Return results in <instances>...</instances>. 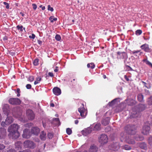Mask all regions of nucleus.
I'll return each mask as SVG.
<instances>
[{
	"label": "nucleus",
	"mask_w": 152,
	"mask_h": 152,
	"mask_svg": "<svg viewBox=\"0 0 152 152\" xmlns=\"http://www.w3.org/2000/svg\"><path fill=\"white\" fill-rule=\"evenodd\" d=\"M140 148L143 149H145L146 148V145L145 143L142 142L140 143Z\"/></svg>",
	"instance_id": "29"
},
{
	"label": "nucleus",
	"mask_w": 152,
	"mask_h": 152,
	"mask_svg": "<svg viewBox=\"0 0 152 152\" xmlns=\"http://www.w3.org/2000/svg\"><path fill=\"white\" fill-rule=\"evenodd\" d=\"M39 60L38 58H36L34 60L33 63L34 65L35 66H37L39 64Z\"/></svg>",
	"instance_id": "32"
},
{
	"label": "nucleus",
	"mask_w": 152,
	"mask_h": 152,
	"mask_svg": "<svg viewBox=\"0 0 152 152\" xmlns=\"http://www.w3.org/2000/svg\"><path fill=\"white\" fill-rule=\"evenodd\" d=\"M48 10L50 11L51 12H53V8L50 7V5H48Z\"/></svg>",
	"instance_id": "46"
},
{
	"label": "nucleus",
	"mask_w": 152,
	"mask_h": 152,
	"mask_svg": "<svg viewBox=\"0 0 152 152\" xmlns=\"http://www.w3.org/2000/svg\"><path fill=\"white\" fill-rule=\"evenodd\" d=\"M33 7V9L34 10H35L37 8V5L35 4H32Z\"/></svg>",
	"instance_id": "48"
},
{
	"label": "nucleus",
	"mask_w": 152,
	"mask_h": 152,
	"mask_svg": "<svg viewBox=\"0 0 152 152\" xmlns=\"http://www.w3.org/2000/svg\"><path fill=\"white\" fill-rule=\"evenodd\" d=\"M142 83H143V84L144 86L148 88L146 86V83L144 81H142Z\"/></svg>",
	"instance_id": "54"
},
{
	"label": "nucleus",
	"mask_w": 152,
	"mask_h": 152,
	"mask_svg": "<svg viewBox=\"0 0 152 152\" xmlns=\"http://www.w3.org/2000/svg\"><path fill=\"white\" fill-rule=\"evenodd\" d=\"M83 107H80L78 109V111L80 113V115L83 118H85L87 115V111L86 110L84 107L83 104Z\"/></svg>",
	"instance_id": "10"
},
{
	"label": "nucleus",
	"mask_w": 152,
	"mask_h": 152,
	"mask_svg": "<svg viewBox=\"0 0 152 152\" xmlns=\"http://www.w3.org/2000/svg\"><path fill=\"white\" fill-rule=\"evenodd\" d=\"M37 43H38L40 45L42 44V41H41V40L39 39V40H37Z\"/></svg>",
	"instance_id": "53"
},
{
	"label": "nucleus",
	"mask_w": 152,
	"mask_h": 152,
	"mask_svg": "<svg viewBox=\"0 0 152 152\" xmlns=\"http://www.w3.org/2000/svg\"><path fill=\"white\" fill-rule=\"evenodd\" d=\"M83 107H80L78 109V111L80 113V115L83 118H85L87 115V111L86 110L84 107L83 104Z\"/></svg>",
	"instance_id": "11"
},
{
	"label": "nucleus",
	"mask_w": 152,
	"mask_h": 152,
	"mask_svg": "<svg viewBox=\"0 0 152 152\" xmlns=\"http://www.w3.org/2000/svg\"><path fill=\"white\" fill-rule=\"evenodd\" d=\"M3 4L4 5H6V8L7 9H9V4L8 3L6 2H4Z\"/></svg>",
	"instance_id": "41"
},
{
	"label": "nucleus",
	"mask_w": 152,
	"mask_h": 152,
	"mask_svg": "<svg viewBox=\"0 0 152 152\" xmlns=\"http://www.w3.org/2000/svg\"><path fill=\"white\" fill-rule=\"evenodd\" d=\"M66 133L67 134L70 135L72 134V130L68 128L66 129Z\"/></svg>",
	"instance_id": "37"
},
{
	"label": "nucleus",
	"mask_w": 152,
	"mask_h": 152,
	"mask_svg": "<svg viewBox=\"0 0 152 152\" xmlns=\"http://www.w3.org/2000/svg\"><path fill=\"white\" fill-rule=\"evenodd\" d=\"M9 102L12 105H19L21 101L18 98H10L9 100Z\"/></svg>",
	"instance_id": "7"
},
{
	"label": "nucleus",
	"mask_w": 152,
	"mask_h": 152,
	"mask_svg": "<svg viewBox=\"0 0 152 152\" xmlns=\"http://www.w3.org/2000/svg\"><path fill=\"white\" fill-rule=\"evenodd\" d=\"M101 124L100 123H97L96 124L94 127V130L95 131H98L101 129Z\"/></svg>",
	"instance_id": "23"
},
{
	"label": "nucleus",
	"mask_w": 152,
	"mask_h": 152,
	"mask_svg": "<svg viewBox=\"0 0 152 152\" xmlns=\"http://www.w3.org/2000/svg\"><path fill=\"white\" fill-rule=\"evenodd\" d=\"M48 137L49 139H51L53 137V134L52 133H49L48 134Z\"/></svg>",
	"instance_id": "42"
},
{
	"label": "nucleus",
	"mask_w": 152,
	"mask_h": 152,
	"mask_svg": "<svg viewBox=\"0 0 152 152\" xmlns=\"http://www.w3.org/2000/svg\"><path fill=\"white\" fill-rule=\"evenodd\" d=\"M20 90L19 88L17 89V97H19L20 96Z\"/></svg>",
	"instance_id": "44"
},
{
	"label": "nucleus",
	"mask_w": 152,
	"mask_h": 152,
	"mask_svg": "<svg viewBox=\"0 0 152 152\" xmlns=\"http://www.w3.org/2000/svg\"><path fill=\"white\" fill-rule=\"evenodd\" d=\"M123 148L124 149H125L126 150H129L131 149L130 146L127 145H125L123 146Z\"/></svg>",
	"instance_id": "38"
},
{
	"label": "nucleus",
	"mask_w": 152,
	"mask_h": 152,
	"mask_svg": "<svg viewBox=\"0 0 152 152\" xmlns=\"http://www.w3.org/2000/svg\"><path fill=\"white\" fill-rule=\"evenodd\" d=\"M35 35L33 34L29 36V38L31 39H34L35 38Z\"/></svg>",
	"instance_id": "50"
},
{
	"label": "nucleus",
	"mask_w": 152,
	"mask_h": 152,
	"mask_svg": "<svg viewBox=\"0 0 152 152\" xmlns=\"http://www.w3.org/2000/svg\"><path fill=\"white\" fill-rule=\"evenodd\" d=\"M103 77L104 79H105L106 78V76L105 75H103Z\"/></svg>",
	"instance_id": "63"
},
{
	"label": "nucleus",
	"mask_w": 152,
	"mask_h": 152,
	"mask_svg": "<svg viewBox=\"0 0 152 152\" xmlns=\"http://www.w3.org/2000/svg\"><path fill=\"white\" fill-rule=\"evenodd\" d=\"M15 148L18 150H20L22 148V143L20 141H17L15 144Z\"/></svg>",
	"instance_id": "20"
},
{
	"label": "nucleus",
	"mask_w": 152,
	"mask_h": 152,
	"mask_svg": "<svg viewBox=\"0 0 152 152\" xmlns=\"http://www.w3.org/2000/svg\"><path fill=\"white\" fill-rule=\"evenodd\" d=\"M79 122V121L78 120H76L75 121V124H77Z\"/></svg>",
	"instance_id": "60"
},
{
	"label": "nucleus",
	"mask_w": 152,
	"mask_h": 152,
	"mask_svg": "<svg viewBox=\"0 0 152 152\" xmlns=\"http://www.w3.org/2000/svg\"><path fill=\"white\" fill-rule=\"evenodd\" d=\"M17 30H19L20 32H22L23 31V26L22 25H17L16 26Z\"/></svg>",
	"instance_id": "33"
},
{
	"label": "nucleus",
	"mask_w": 152,
	"mask_h": 152,
	"mask_svg": "<svg viewBox=\"0 0 152 152\" xmlns=\"http://www.w3.org/2000/svg\"><path fill=\"white\" fill-rule=\"evenodd\" d=\"M7 152H15V151L13 149H10L9 150V151H7Z\"/></svg>",
	"instance_id": "56"
},
{
	"label": "nucleus",
	"mask_w": 152,
	"mask_h": 152,
	"mask_svg": "<svg viewBox=\"0 0 152 152\" xmlns=\"http://www.w3.org/2000/svg\"><path fill=\"white\" fill-rule=\"evenodd\" d=\"M136 103V102L135 100L133 99H130L129 100L128 104L129 105L132 106Z\"/></svg>",
	"instance_id": "25"
},
{
	"label": "nucleus",
	"mask_w": 152,
	"mask_h": 152,
	"mask_svg": "<svg viewBox=\"0 0 152 152\" xmlns=\"http://www.w3.org/2000/svg\"><path fill=\"white\" fill-rule=\"evenodd\" d=\"M132 53L134 55V56H137V55H136L137 53H138L140 52V50H133L132 51Z\"/></svg>",
	"instance_id": "40"
},
{
	"label": "nucleus",
	"mask_w": 152,
	"mask_h": 152,
	"mask_svg": "<svg viewBox=\"0 0 152 152\" xmlns=\"http://www.w3.org/2000/svg\"><path fill=\"white\" fill-rule=\"evenodd\" d=\"M147 102L148 104L152 105V96L148 98Z\"/></svg>",
	"instance_id": "35"
},
{
	"label": "nucleus",
	"mask_w": 152,
	"mask_h": 152,
	"mask_svg": "<svg viewBox=\"0 0 152 152\" xmlns=\"http://www.w3.org/2000/svg\"><path fill=\"white\" fill-rule=\"evenodd\" d=\"M53 94L57 96L60 95L61 93V89L58 87H54L53 89Z\"/></svg>",
	"instance_id": "16"
},
{
	"label": "nucleus",
	"mask_w": 152,
	"mask_h": 152,
	"mask_svg": "<svg viewBox=\"0 0 152 152\" xmlns=\"http://www.w3.org/2000/svg\"><path fill=\"white\" fill-rule=\"evenodd\" d=\"M55 39L57 41H59L61 39V37L59 34H56L55 37Z\"/></svg>",
	"instance_id": "39"
},
{
	"label": "nucleus",
	"mask_w": 152,
	"mask_h": 152,
	"mask_svg": "<svg viewBox=\"0 0 152 152\" xmlns=\"http://www.w3.org/2000/svg\"><path fill=\"white\" fill-rule=\"evenodd\" d=\"M42 80V78L40 77H38L36 78V80L34 82V85H37Z\"/></svg>",
	"instance_id": "26"
},
{
	"label": "nucleus",
	"mask_w": 152,
	"mask_h": 152,
	"mask_svg": "<svg viewBox=\"0 0 152 152\" xmlns=\"http://www.w3.org/2000/svg\"><path fill=\"white\" fill-rule=\"evenodd\" d=\"M142 61L144 62H145L146 64L148 65L150 67L152 68V64L151 62H150L149 61L146 59H144L142 60Z\"/></svg>",
	"instance_id": "24"
},
{
	"label": "nucleus",
	"mask_w": 152,
	"mask_h": 152,
	"mask_svg": "<svg viewBox=\"0 0 152 152\" xmlns=\"http://www.w3.org/2000/svg\"><path fill=\"white\" fill-rule=\"evenodd\" d=\"M26 87L27 89H30L31 88V85L28 84L26 86Z\"/></svg>",
	"instance_id": "47"
},
{
	"label": "nucleus",
	"mask_w": 152,
	"mask_h": 152,
	"mask_svg": "<svg viewBox=\"0 0 152 152\" xmlns=\"http://www.w3.org/2000/svg\"><path fill=\"white\" fill-rule=\"evenodd\" d=\"M3 40H7V37L6 36H5L3 38Z\"/></svg>",
	"instance_id": "58"
},
{
	"label": "nucleus",
	"mask_w": 152,
	"mask_h": 152,
	"mask_svg": "<svg viewBox=\"0 0 152 152\" xmlns=\"http://www.w3.org/2000/svg\"><path fill=\"white\" fill-rule=\"evenodd\" d=\"M142 33V31L141 30H137L135 32V34L137 35H141Z\"/></svg>",
	"instance_id": "36"
},
{
	"label": "nucleus",
	"mask_w": 152,
	"mask_h": 152,
	"mask_svg": "<svg viewBox=\"0 0 152 152\" xmlns=\"http://www.w3.org/2000/svg\"><path fill=\"white\" fill-rule=\"evenodd\" d=\"M48 75H49L50 77H53V74L51 72H49L48 73Z\"/></svg>",
	"instance_id": "55"
},
{
	"label": "nucleus",
	"mask_w": 152,
	"mask_h": 152,
	"mask_svg": "<svg viewBox=\"0 0 152 152\" xmlns=\"http://www.w3.org/2000/svg\"><path fill=\"white\" fill-rule=\"evenodd\" d=\"M40 138L41 140L44 141L46 140V133L44 131H42L40 135Z\"/></svg>",
	"instance_id": "21"
},
{
	"label": "nucleus",
	"mask_w": 152,
	"mask_h": 152,
	"mask_svg": "<svg viewBox=\"0 0 152 152\" xmlns=\"http://www.w3.org/2000/svg\"><path fill=\"white\" fill-rule=\"evenodd\" d=\"M20 14L22 16H24V13H22V12H20Z\"/></svg>",
	"instance_id": "61"
},
{
	"label": "nucleus",
	"mask_w": 152,
	"mask_h": 152,
	"mask_svg": "<svg viewBox=\"0 0 152 152\" xmlns=\"http://www.w3.org/2000/svg\"><path fill=\"white\" fill-rule=\"evenodd\" d=\"M58 70L57 69H56L54 70V71H55V72H58Z\"/></svg>",
	"instance_id": "64"
},
{
	"label": "nucleus",
	"mask_w": 152,
	"mask_h": 152,
	"mask_svg": "<svg viewBox=\"0 0 152 152\" xmlns=\"http://www.w3.org/2000/svg\"><path fill=\"white\" fill-rule=\"evenodd\" d=\"M110 122V118L109 117H106L102 120V124L106 126L109 124Z\"/></svg>",
	"instance_id": "18"
},
{
	"label": "nucleus",
	"mask_w": 152,
	"mask_h": 152,
	"mask_svg": "<svg viewBox=\"0 0 152 152\" xmlns=\"http://www.w3.org/2000/svg\"><path fill=\"white\" fill-rule=\"evenodd\" d=\"M137 97L139 102H142L143 100V96L141 94H139Z\"/></svg>",
	"instance_id": "27"
},
{
	"label": "nucleus",
	"mask_w": 152,
	"mask_h": 152,
	"mask_svg": "<svg viewBox=\"0 0 152 152\" xmlns=\"http://www.w3.org/2000/svg\"><path fill=\"white\" fill-rule=\"evenodd\" d=\"M110 130V128L109 126H107L105 129V132H107Z\"/></svg>",
	"instance_id": "51"
},
{
	"label": "nucleus",
	"mask_w": 152,
	"mask_h": 152,
	"mask_svg": "<svg viewBox=\"0 0 152 152\" xmlns=\"http://www.w3.org/2000/svg\"><path fill=\"white\" fill-rule=\"evenodd\" d=\"M150 130V126L147 125H144L142 127V133L144 135H147L149 132Z\"/></svg>",
	"instance_id": "13"
},
{
	"label": "nucleus",
	"mask_w": 152,
	"mask_h": 152,
	"mask_svg": "<svg viewBox=\"0 0 152 152\" xmlns=\"http://www.w3.org/2000/svg\"><path fill=\"white\" fill-rule=\"evenodd\" d=\"M19 128V126L17 124H14L10 126L7 129L9 132V136L13 139L18 138L19 136V133L18 131Z\"/></svg>",
	"instance_id": "1"
},
{
	"label": "nucleus",
	"mask_w": 152,
	"mask_h": 152,
	"mask_svg": "<svg viewBox=\"0 0 152 152\" xmlns=\"http://www.w3.org/2000/svg\"><path fill=\"white\" fill-rule=\"evenodd\" d=\"M40 132V129L39 128L37 127H34L32 128L31 129V133L36 135H37L38 134L39 132Z\"/></svg>",
	"instance_id": "15"
},
{
	"label": "nucleus",
	"mask_w": 152,
	"mask_h": 152,
	"mask_svg": "<svg viewBox=\"0 0 152 152\" xmlns=\"http://www.w3.org/2000/svg\"><path fill=\"white\" fill-rule=\"evenodd\" d=\"M49 20L51 23L53 22L54 21H56L57 20V18H54L53 16H51L49 18Z\"/></svg>",
	"instance_id": "31"
},
{
	"label": "nucleus",
	"mask_w": 152,
	"mask_h": 152,
	"mask_svg": "<svg viewBox=\"0 0 152 152\" xmlns=\"http://www.w3.org/2000/svg\"><path fill=\"white\" fill-rule=\"evenodd\" d=\"M6 129L4 128H0V135L3 137L6 135Z\"/></svg>",
	"instance_id": "22"
},
{
	"label": "nucleus",
	"mask_w": 152,
	"mask_h": 152,
	"mask_svg": "<svg viewBox=\"0 0 152 152\" xmlns=\"http://www.w3.org/2000/svg\"><path fill=\"white\" fill-rule=\"evenodd\" d=\"M13 120L12 117H7L6 119L5 122H2L1 124L2 126H5V125H9L12 123Z\"/></svg>",
	"instance_id": "9"
},
{
	"label": "nucleus",
	"mask_w": 152,
	"mask_h": 152,
	"mask_svg": "<svg viewBox=\"0 0 152 152\" xmlns=\"http://www.w3.org/2000/svg\"><path fill=\"white\" fill-rule=\"evenodd\" d=\"M23 145L24 147L26 148H33L35 147V144L33 142L29 140L24 142Z\"/></svg>",
	"instance_id": "5"
},
{
	"label": "nucleus",
	"mask_w": 152,
	"mask_h": 152,
	"mask_svg": "<svg viewBox=\"0 0 152 152\" xmlns=\"http://www.w3.org/2000/svg\"><path fill=\"white\" fill-rule=\"evenodd\" d=\"M52 123L54 124L56 126H59L61 124V122L59 118H54L52 120Z\"/></svg>",
	"instance_id": "19"
},
{
	"label": "nucleus",
	"mask_w": 152,
	"mask_h": 152,
	"mask_svg": "<svg viewBox=\"0 0 152 152\" xmlns=\"http://www.w3.org/2000/svg\"><path fill=\"white\" fill-rule=\"evenodd\" d=\"M135 139L137 141L142 140H144V138L143 136L138 135V137L135 138Z\"/></svg>",
	"instance_id": "34"
},
{
	"label": "nucleus",
	"mask_w": 152,
	"mask_h": 152,
	"mask_svg": "<svg viewBox=\"0 0 152 152\" xmlns=\"http://www.w3.org/2000/svg\"><path fill=\"white\" fill-rule=\"evenodd\" d=\"M117 54V57L118 59H126L128 58L127 53L125 52H118Z\"/></svg>",
	"instance_id": "8"
},
{
	"label": "nucleus",
	"mask_w": 152,
	"mask_h": 152,
	"mask_svg": "<svg viewBox=\"0 0 152 152\" xmlns=\"http://www.w3.org/2000/svg\"><path fill=\"white\" fill-rule=\"evenodd\" d=\"M117 100V99H115L112 100V101L109 103L108 104L109 106H112L115 104Z\"/></svg>",
	"instance_id": "30"
},
{
	"label": "nucleus",
	"mask_w": 152,
	"mask_h": 152,
	"mask_svg": "<svg viewBox=\"0 0 152 152\" xmlns=\"http://www.w3.org/2000/svg\"><path fill=\"white\" fill-rule=\"evenodd\" d=\"M120 140L122 142L125 140L127 143L129 144H134L135 143L134 140L131 138V137H126L123 133H122L120 134Z\"/></svg>",
	"instance_id": "2"
},
{
	"label": "nucleus",
	"mask_w": 152,
	"mask_h": 152,
	"mask_svg": "<svg viewBox=\"0 0 152 152\" xmlns=\"http://www.w3.org/2000/svg\"><path fill=\"white\" fill-rule=\"evenodd\" d=\"M125 130L127 133L131 135H133L136 133V129L134 125H127L125 126Z\"/></svg>",
	"instance_id": "3"
},
{
	"label": "nucleus",
	"mask_w": 152,
	"mask_h": 152,
	"mask_svg": "<svg viewBox=\"0 0 152 152\" xmlns=\"http://www.w3.org/2000/svg\"><path fill=\"white\" fill-rule=\"evenodd\" d=\"M87 67L91 68V69H94L95 67V64L94 63H91L87 64Z\"/></svg>",
	"instance_id": "28"
},
{
	"label": "nucleus",
	"mask_w": 152,
	"mask_h": 152,
	"mask_svg": "<svg viewBox=\"0 0 152 152\" xmlns=\"http://www.w3.org/2000/svg\"><path fill=\"white\" fill-rule=\"evenodd\" d=\"M5 146L4 145L2 144H0V151H1L4 149L5 148Z\"/></svg>",
	"instance_id": "43"
},
{
	"label": "nucleus",
	"mask_w": 152,
	"mask_h": 152,
	"mask_svg": "<svg viewBox=\"0 0 152 152\" xmlns=\"http://www.w3.org/2000/svg\"><path fill=\"white\" fill-rule=\"evenodd\" d=\"M39 7H40V8H42V10H44L45 9V7H42V5L40 6Z\"/></svg>",
	"instance_id": "57"
},
{
	"label": "nucleus",
	"mask_w": 152,
	"mask_h": 152,
	"mask_svg": "<svg viewBox=\"0 0 152 152\" xmlns=\"http://www.w3.org/2000/svg\"><path fill=\"white\" fill-rule=\"evenodd\" d=\"M26 115L29 120H33L35 118V114L33 111L31 109H28L26 111Z\"/></svg>",
	"instance_id": "6"
},
{
	"label": "nucleus",
	"mask_w": 152,
	"mask_h": 152,
	"mask_svg": "<svg viewBox=\"0 0 152 152\" xmlns=\"http://www.w3.org/2000/svg\"><path fill=\"white\" fill-rule=\"evenodd\" d=\"M124 78H125V80H126V81H129V78L126 75H125V76H124Z\"/></svg>",
	"instance_id": "52"
},
{
	"label": "nucleus",
	"mask_w": 152,
	"mask_h": 152,
	"mask_svg": "<svg viewBox=\"0 0 152 152\" xmlns=\"http://www.w3.org/2000/svg\"><path fill=\"white\" fill-rule=\"evenodd\" d=\"M98 140L102 145H104L107 143L108 141V137L106 134H103L100 135Z\"/></svg>",
	"instance_id": "4"
},
{
	"label": "nucleus",
	"mask_w": 152,
	"mask_h": 152,
	"mask_svg": "<svg viewBox=\"0 0 152 152\" xmlns=\"http://www.w3.org/2000/svg\"><path fill=\"white\" fill-rule=\"evenodd\" d=\"M50 107H53L54 106V104L53 103H50Z\"/></svg>",
	"instance_id": "59"
},
{
	"label": "nucleus",
	"mask_w": 152,
	"mask_h": 152,
	"mask_svg": "<svg viewBox=\"0 0 152 152\" xmlns=\"http://www.w3.org/2000/svg\"><path fill=\"white\" fill-rule=\"evenodd\" d=\"M90 132H88L87 130H86L84 132H83V134L84 135H86V134H89V133H90Z\"/></svg>",
	"instance_id": "49"
},
{
	"label": "nucleus",
	"mask_w": 152,
	"mask_h": 152,
	"mask_svg": "<svg viewBox=\"0 0 152 152\" xmlns=\"http://www.w3.org/2000/svg\"><path fill=\"white\" fill-rule=\"evenodd\" d=\"M140 48L144 51V52L147 53H150L151 52V49L149 47L148 44L146 43L140 46Z\"/></svg>",
	"instance_id": "12"
},
{
	"label": "nucleus",
	"mask_w": 152,
	"mask_h": 152,
	"mask_svg": "<svg viewBox=\"0 0 152 152\" xmlns=\"http://www.w3.org/2000/svg\"><path fill=\"white\" fill-rule=\"evenodd\" d=\"M28 79L30 82H32L34 80V77L32 76H30Z\"/></svg>",
	"instance_id": "45"
},
{
	"label": "nucleus",
	"mask_w": 152,
	"mask_h": 152,
	"mask_svg": "<svg viewBox=\"0 0 152 152\" xmlns=\"http://www.w3.org/2000/svg\"><path fill=\"white\" fill-rule=\"evenodd\" d=\"M22 137L26 139H28L30 137L29 131L28 129H24L22 134Z\"/></svg>",
	"instance_id": "14"
},
{
	"label": "nucleus",
	"mask_w": 152,
	"mask_h": 152,
	"mask_svg": "<svg viewBox=\"0 0 152 152\" xmlns=\"http://www.w3.org/2000/svg\"><path fill=\"white\" fill-rule=\"evenodd\" d=\"M98 148L95 145H92L89 148L88 152H96L98 151Z\"/></svg>",
	"instance_id": "17"
},
{
	"label": "nucleus",
	"mask_w": 152,
	"mask_h": 152,
	"mask_svg": "<svg viewBox=\"0 0 152 152\" xmlns=\"http://www.w3.org/2000/svg\"><path fill=\"white\" fill-rule=\"evenodd\" d=\"M19 152H28L27 151H20Z\"/></svg>",
	"instance_id": "62"
}]
</instances>
